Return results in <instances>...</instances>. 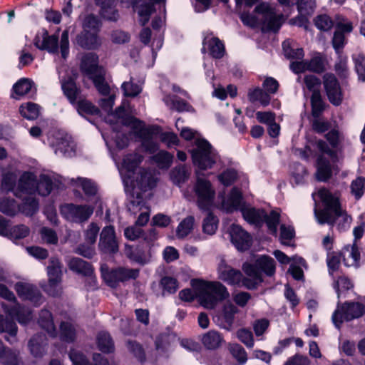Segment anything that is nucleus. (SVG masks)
Listing matches in <instances>:
<instances>
[{"instance_id":"nucleus-14","label":"nucleus","mask_w":365,"mask_h":365,"mask_svg":"<svg viewBox=\"0 0 365 365\" xmlns=\"http://www.w3.org/2000/svg\"><path fill=\"white\" fill-rule=\"evenodd\" d=\"M94 208L90 205L66 204L61 207L62 216L68 221L81 223L87 221L93 213Z\"/></svg>"},{"instance_id":"nucleus-26","label":"nucleus","mask_w":365,"mask_h":365,"mask_svg":"<svg viewBox=\"0 0 365 365\" xmlns=\"http://www.w3.org/2000/svg\"><path fill=\"white\" fill-rule=\"evenodd\" d=\"M124 253L128 259L140 264L148 263L150 259L148 253L139 246L133 247L125 245Z\"/></svg>"},{"instance_id":"nucleus-6","label":"nucleus","mask_w":365,"mask_h":365,"mask_svg":"<svg viewBox=\"0 0 365 365\" xmlns=\"http://www.w3.org/2000/svg\"><path fill=\"white\" fill-rule=\"evenodd\" d=\"M193 164L200 170L210 169L215 164L222 163L217 151L204 138L195 140V147L190 150Z\"/></svg>"},{"instance_id":"nucleus-5","label":"nucleus","mask_w":365,"mask_h":365,"mask_svg":"<svg viewBox=\"0 0 365 365\" xmlns=\"http://www.w3.org/2000/svg\"><path fill=\"white\" fill-rule=\"evenodd\" d=\"M255 11L258 17L247 13H242L240 19L242 22L251 27L262 24L263 28L267 31H277L283 22V16L281 14H276L274 9L268 4L262 3L258 5Z\"/></svg>"},{"instance_id":"nucleus-22","label":"nucleus","mask_w":365,"mask_h":365,"mask_svg":"<svg viewBox=\"0 0 365 365\" xmlns=\"http://www.w3.org/2000/svg\"><path fill=\"white\" fill-rule=\"evenodd\" d=\"M239 312L238 309L232 303H225L220 314L221 323L220 327L227 331L232 329L235 315Z\"/></svg>"},{"instance_id":"nucleus-1","label":"nucleus","mask_w":365,"mask_h":365,"mask_svg":"<svg viewBox=\"0 0 365 365\" xmlns=\"http://www.w3.org/2000/svg\"><path fill=\"white\" fill-rule=\"evenodd\" d=\"M194 292L185 289L179 292V297L185 302H191L197 297L200 304L206 309H213L217 304L229 297L227 288L219 282H207L192 279L191 282Z\"/></svg>"},{"instance_id":"nucleus-55","label":"nucleus","mask_w":365,"mask_h":365,"mask_svg":"<svg viewBox=\"0 0 365 365\" xmlns=\"http://www.w3.org/2000/svg\"><path fill=\"white\" fill-rule=\"evenodd\" d=\"M188 177L189 173L184 165L175 167L170 173L172 181L177 185L184 182Z\"/></svg>"},{"instance_id":"nucleus-30","label":"nucleus","mask_w":365,"mask_h":365,"mask_svg":"<svg viewBox=\"0 0 365 365\" xmlns=\"http://www.w3.org/2000/svg\"><path fill=\"white\" fill-rule=\"evenodd\" d=\"M67 264L69 269L76 273L88 277L92 276L93 268L91 265L81 258L73 257L69 259Z\"/></svg>"},{"instance_id":"nucleus-38","label":"nucleus","mask_w":365,"mask_h":365,"mask_svg":"<svg viewBox=\"0 0 365 365\" xmlns=\"http://www.w3.org/2000/svg\"><path fill=\"white\" fill-rule=\"evenodd\" d=\"M332 168L329 161L323 155L318 158L316 177L319 181H326L331 175Z\"/></svg>"},{"instance_id":"nucleus-2","label":"nucleus","mask_w":365,"mask_h":365,"mask_svg":"<svg viewBox=\"0 0 365 365\" xmlns=\"http://www.w3.org/2000/svg\"><path fill=\"white\" fill-rule=\"evenodd\" d=\"M317 194L325 205L323 210L314 209L317 222L321 225L327 223L333 225L336 224L339 230L348 229L351 222V217L341 208L338 194H333L325 188L319 190Z\"/></svg>"},{"instance_id":"nucleus-9","label":"nucleus","mask_w":365,"mask_h":365,"mask_svg":"<svg viewBox=\"0 0 365 365\" xmlns=\"http://www.w3.org/2000/svg\"><path fill=\"white\" fill-rule=\"evenodd\" d=\"M241 212L244 219L250 224L261 226L265 222L270 233L277 235V225L280 219L277 211L272 210L267 215L262 210L245 207L241 208Z\"/></svg>"},{"instance_id":"nucleus-16","label":"nucleus","mask_w":365,"mask_h":365,"mask_svg":"<svg viewBox=\"0 0 365 365\" xmlns=\"http://www.w3.org/2000/svg\"><path fill=\"white\" fill-rule=\"evenodd\" d=\"M323 86L329 101L335 106H340L344 100V93L334 74L327 73L322 78Z\"/></svg>"},{"instance_id":"nucleus-45","label":"nucleus","mask_w":365,"mask_h":365,"mask_svg":"<svg viewBox=\"0 0 365 365\" xmlns=\"http://www.w3.org/2000/svg\"><path fill=\"white\" fill-rule=\"evenodd\" d=\"M61 87L64 94L68 98L70 102L73 103L77 99L78 96V89L74 82V79L69 78L68 80H62Z\"/></svg>"},{"instance_id":"nucleus-56","label":"nucleus","mask_w":365,"mask_h":365,"mask_svg":"<svg viewBox=\"0 0 365 365\" xmlns=\"http://www.w3.org/2000/svg\"><path fill=\"white\" fill-rule=\"evenodd\" d=\"M173 159V155L167 151H160L153 157V160L155 162L160 168H168Z\"/></svg>"},{"instance_id":"nucleus-52","label":"nucleus","mask_w":365,"mask_h":365,"mask_svg":"<svg viewBox=\"0 0 365 365\" xmlns=\"http://www.w3.org/2000/svg\"><path fill=\"white\" fill-rule=\"evenodd\" d=\"M229 351L232 356L237 361L238 365H242L247 360V355L245 349L238 344H230Z\"/></svg>"},{"instance_id":"nucleus-19","label":"nucleus","mask_w":365,"mask_h":365,"mask_svg":"<svg viewBox=\"0 0 365 365\" xmlns=\"http://www.w3.org/2000/svg\"><path fill=\"white\" fill-rule=\"evenodd\" d=\"M232 243L240 251L248 250L252 245V237L238 225L232 224L230 228Z\"/></svg>"},{"instance_id":"nucleus-11","label":"nucleus","mask_w":365,"mask_h":365,"mask_svg":"<svg viewBox=\"0 0 365 365\" xmlns=\"http://www.w3.org/2000/svg\"><path fill=\"white\" fill-rule=\"evenodd\" d=\"M63 266L58 259L51 257L47 267L48 277V284L43 288L46 292L51 296H58L61 292V282L62 277Z\"/></svg>"},{"instance_id":"nucleus-13","label":"nucleus","mask_w":365,"mask_h":365,"mask_svg":"<svg viewBox=\"0 0 365 365\" xmlns=\"http://www.w3.org/2000/svg\"><path fill=\"white\" fill-rule=\"evenodd\" d=\"M194 190L200 209L209 210L213 204L215 195V191L211 182L206 179L197 178Z\"/></svg>"},{"instance_id":"nucleus-3","label":"nucleus","mask_w":365,"mask_h":365,"mask_svg":"<svg viewBox=\"0 0 365 365\" xmlns=\"http://www.w3.org/2000/svg\"><path fill=\"white\" fill-rule=\"evenodd\" d=\"M247 277H243L240 271L227 265L222 260L218 266L219 278L232 285L244 286L247 289H254L262 281V273L254 265L245 263L242 267Z\"/></svg>"},{"instance_id":"nucleus-15","label":"nucleus","mask_w":365,"mask_h":365,"mask_svg":"<svg viewBox=\"0 0 365 365\" xmlns=\"http://www.w3.org/2000/svg\"><path fill=\"white\" fill-rule=\"evenodd\" d=\"M51 146L57 155L71 157L75 153V144L72 138L63 131H57L49 138Z\"/></svg>"},{"instance_id":"nucleus-7","label":"nucleus","mask_w":365,"mask_h":365,"mask_svg":"<svg viewBox=\"0 0 365 365\" xmlns=\"http://www.w3.org/2000/svg\"><path fill=\"white\" fill-rule=\"evenodd\" d=\"M81 70L93 80L95 86L102 95L110 93V87L103 77L104 71L98 66V56L96 53H88L82 57Z\"/></svg>"},{"instance_id":"nucleus-60","label":"nucleus","mask_w":365,"mask_h":365,"mask_svg":"<svg viewBox=\"0 0 365 365\" xmlns=\"http://www.w3.org/2000/svg\"><path fill=\"white\" fill-rule=\"evenodd\" d=\"M160 286L163 289V294H173L178 289V283L176 279L171 277H164L160 280Z\"/></svg>"},{"instance_id":"nucleus-64","label":"nucleus","mask_w":365,"mask_h":365,"mask_svg":"<svg viewBox=\"0 0 365 365\" xmlns=\"http://www.w3.org/2000/svg\"><path fill=\"white\" fill-rule=\"evenodd\" d=\"M351 193L356 200H359L364 195L365 190V178L359 177L353 180L351 185Z\"/></svg>"},{"instance_id":"nucleus-41","label":"nucleus","mask_w":365,"mask_h":365,"mask_svg":"<svg viewBox=\"0 0 365 365\" xmlns=\"http://www.w3.org/2000/svg\"><path fill=\"white\" fill-rule=\"evenodd\" d=\"M19 111L28 120H35L40 115L41 107L35 103L28 102L20 106Z\"/></svg>"},{"instance_id":"nucleus-32","label":"nucleus","mask_w":365,"mask_h":365,"mask_svg":"<svg viewBox=\"0 0 365 365\" xmlns=\"http://www.w3.org/2000/svg\"><path fill=\"white\" fill-rule=\"evenodd\" d=\"M203 44L204 46L202 51L207 48L213 58H220L222 57L225 52L224 45L217 38L206 37L204 40Z\"/></svg>"},{"instance_id":"nucleus-44","label":"nucleus","mask_w":365,"mask_h":365,"mask_svg":"<svg viewBox=\"0 0 365 365\" xmlns=\"http://www.w3.org/2000/svg\"><path fill=\"white\" fill-rule=\"evenodd\" d=\"M32 81L27 78H21L16 82L13 86L14 94L12 95L14 98H19L20 97L27 94L32 88Z\"/></svg>"},{"instance_id":"nucleus-51","label":"nucleus","mask_w":365,"mask_h":365,"mask_svg":"<svg viewBox=\"0 0 365 365\" xmlns=\"http://www.w3.org/2000/svg\"><path fill=\"white\" fill-rule=\"evenodd\" d=\"M165 103L170 108L178 111L189 110L190 106L175 96H167L163 98Z\"/></svg>"},{"instance_id":"nucleus-46","label":"nucleus","mask_w":365,"mask_h":365,"mask_svg":"<svg viewBox=\"0 0 365 365\" xmlns=\"http://www.w3.org/2000/svg\"><path fill=\"white\" fill-rule=\"evenodd\" d=\"M97 343L99 349L105 353H110L114 350V344L110 334L101 331L97 336Z\"/></svg>"},{"instance_id":"nucleus-24","label":"nucleus","mask_w":365,"mask_h":365,"mask_svg":"<svg viewBox=\"0 0 365 365\" xmlns=\"http://www.w3.org/2000/svg\"><path fill=\"white\" fill-rule=\"evenodd\" d=\"M117 110L118 108L115 110L114 113H111L110 114H109V118L113 117V118L115 119L118 124H120L123 126L120 130H117L116 126H113V135L112 136V138L115 140L116 146L122 149L126 147L128 143V137L127 136V135L125 134V130L123 129L125 126L128 125L122 123L121 118H119V116L116 113ZM129 126L133 129V132L134 133V129L130 125Z\"/></svg>"},{"instance_id":"nucleus-23","label":"nucleus","mask_w":365,"mask_h":365,"mask_svg":"<svg viewBox=\"0 0 365 365\" xmlns=\"http://www.w3.org/2000/svg\"><path fill=\"white\" fill-rule=\"evenodd\" d=\"M34 44L41 50H46L51 53H58V36H48L46 31L43 34L42 39L38 36L36 37Z\"/></svg>"},{"instance_id":"nucleus-12","label":"nucleus","mask_w":365,"mask_h":365,"mask_svg":"<svg viewBox=\"0 0 365 365\" xmlns=\"http://www.w3.org/2000/svg\"><path fill=\"white\" fill-rule=\"evenodd\" d=\"M364 307L359 302L346 303L342 306H337L332 315V322L336 327L340 328L344 320L349 321L359 318L363 315Z\"/></svg>"},{"instance_id":"nucleus-27","label":"nucleus","mask_w":365,"mask_h":365,"mask_svg":"<svg viewBox=\"0 0 365 365\" xmlns=\"http://www.w3.org/2000/svg\"><path fill=\"white\" fill-rule=\"evenodd\" d=\"M98 32L83 31L77 37V43L86 49H96L101 45V41L97 35Z\"/></svg>"},{"instance_id":"nucleus-53","label":"nucleus","mask_w":365,"mask_h":365,"mask_svg":"<svg viewBox=\"0 0 365 365\" xmlns=\"http://www.w3.org/2000/svg\"><path fill=\"white\" fill-rule=\"evenodd\" d=\"M218 225L217 217L212 213H208L202 222V231L205 234L212 235L215 233Z\"/></svg>"},{"instance_id":"nucleus-37","label":"nucleus","mask_w":365,"mask_h":365,"mask_svg":"<svg viewBox=\"0 0 365 365\" xmlns=\"http://www.w3.org/2000/svg\"><path fill=\"white\" fill-rule=\"evenodd\" d=\"M38 322L42 329H45L50 336H56L57 332L56 327L51 314L48 310L42 309L41 311Z\"/></svg>"},{"instance_id":"nucleus-48","label":"nucleus","mask_w":365,"mask_h":365,"mask_svg":"<svg viewBox=\"0 0 365 365\" xmlns=\"http://www.w3.org/2000/svg\"><path fill=\"white\" fill-rule=\"evenodd\" d=\"M30 234L29 228L24 225H19L11 227L8 232V237L13 242L16 243L19 240L24 239Z\"/></svg>"},{"instance_id":"nucleus-20","label":"nucleus","mask_w":365,"mask_h":365,"mask_svg":"<svg viewBox=\"0 0 365 365\" xmlns=\"http://www.w3.org/2000/svg\"><path fill=\"white\" fill-rule=\"evenodd\" d=\"M14 289L21 298L29 300L35 306H38L43 302L40 292L31 284L18 282L15 284Z\"/></svg>"},{"instance_id":"nucleus-42","label":"nucleus","mask_w":365,"mask_h":365,"mask_svg":"<svg viewBox=\"0 0 365 365\" xmlns=\"http://www.w3.org/2000/svg\"><path fill=\"white\" fill-rule=\"evenodd\" d=\"M255 267L258 270L259 269L257 267H259L269 276H272L275 272L274 260L272 257L265 255H262L257 259L256 266Z\"/></svg>"},{"instance_id":"nucleus-25","label":"nucleus","mask_w":365,"mask_h":365,"mask_svg":"<svg viewBox=\"0 0 365 365\" xmlns=\"http://www.w3.org/2000/svg\"><path fill=\"white\" fill-rule=\"evenodd\" d=\"M96 4L101 6V15L110 21H116L119 14L115 9V0H96Z\"/></svg>"},{"instance_id":"nucleus-63","label":"nucleus","mask_w":365,"mask_h":365,"mask_svg":"<svg viewBox=\"0 0 365 365\" xmlns=\"http://www.w3.org/2000/svg\"><path fill=\"white\" fill-rule=\"evenodd\" d=\"M77 185L82 187L84 192L87 195H95L97 191L96 184L91 180L78 178L76 180H73Z\"/></svg>"},{"instance_id":"nucleus-21","label":"nucleus","mask_w":365,"mask_h":365,"mask_svg":"<svg viewBox=\"0 0 365 365\" xmlns=\"http://www.w3.org/2000/svg\"><path fill=\"white\" fill-rule=\"evenodd\" d=\"M352 29V24L347 19H342L336 23L332 44L337 53H341V49L346 44L345 34L351 33Z\"/></svg>"},{"instance_id":"nucleus-54","label":"nucleus","mask_w":365,"mask_h":365,"mask_svg":"<svg viewBox=\"0 0 365 365\" xmlns=\"http://www.w3.org/2000/svg\"><path fill=\"white\" fill-rule=\"evenodd\" d=\"M38 208V202L32 195L24 200L20 207L21 212L26 215L30 216L34 215Z\"/></svg>"},{"instance_id":"nucleus-61","label":"nucleus","mask_w":365,"mask_h":365,"mask_svg":"<svg viewBox=\"0 0 365 365\" xmlns=\"http://www.w3.org/2000/svg\"><path fill=\"white\" fill-rule=\"evenodd\" d=\"M314 21L316 27L321 31H329L334 26L332 19L326 14L318 15Z\"/></svg>"},{"instance_id":"nucleus-57","label":"nucleus","mask_w":365,"mask_h":365,"mask_svg":"<svg viewBox=\"0 0 365 365\" xmlns=\"http://www.w3.org/2000/svg\"><path fill=\"white\" fill-rule=\"evenodd\" d=\"M78 113L81 115H98L99 110L88 101L80 100L77 104Z\"/></svg>"},{"instance_id":"nucleus-10","label":"nucleus","mask_w":365,"mask_h":365,"mask_svg":"<svg viewBox=\"0 0 365 365\" xmlns=\"http://www.w3.org/2000/svg\"><path fill=\"white\" fill-rule=\"evenodd\" d=\"M0 297L11 303L9 306L5 303L1 304L4 312L11 317H15L19 324H26L32 319L31 312L22 307L17 302L14 294L2 284H0Z\"/></svg>"},{"instance_id":"nucleus-47","label":"nucleus","mask_w":365,"mask_h":365,"mask_svg":"<svg viewBox=\"0 0 365 365\" xmlns=\"http://www.w3.org/2000/svg\"><path fill=\"white\" fill-rule=\"evenodd\" d=\"M248 98L252 102H259L263 106H267L270 102V96L259 88L250 90L248 93Z\"/></svg>"},{"instance_id":"nucleus-59","label":"nucleus","mask_w":365,"mask_h":365,"mask_svg":"<svg viewBox=\"0 0 365 365\" xmlns=\"http://www.w3.org/2000/svg\"><path fill=\"white\" fill-rule=\"evenodd\" d=\"M100 227L95 222L90 223L84 232L85 241L88 245H93L96 241Z\"/></svg>"},{"instance_id":"nucleus-62","label":"nucleus","mask_w":365,"mask_h":365,"mask_svg":"<svg viewBox=\"0 0 365 365\" xmlns=\"http://www.w3.org/2000/svg\"><path fill=\"white\" fill-rule=\"evenodd\" d=\"M83 31L98 32L101 26V21L93 14L88 15L83 21Z\"/></svg>"},{"instance_id":"nucleus-35","label":"nucleus","mask_w":365,"mask_h":365,"mask_svg":"<svg viewBox=\"0 0 365 365\" xmlns=\"http://www.w3.org/2000/svg\"><path fill=\"white\" fill-rule=\"evenodd\" d=\"M344 264L347 267H357L359 265L360 253L357 246H346L342 252Z\"/></svg>"},{"instance_id":"nucleus-39","label":"nucleus","mask_w":365,"mask_h":365,"mask_svg":"<svg viewBox=\"0 0 365 365\" xmlns=\"http://www.w3.org/2000/svg\"><path fill=\"white\" fill-rule=\"evenodd\" d=\"M19 355V351L6 348L1 354L0 364L1 365H21L22 361Z\"/></svg>"},{"instance_id":"nucleus-18","label":"nucleus","mask_w":365,"mask_h":365,"mask_svg":"<svg viewBox=\"0 0 365 365\" xmlns=\"http://www.w3.org/2000/svg\"><path fill=\"white\" fill-rule=\"evenodd\" d=\"M98 247L104 253L113 254L118 251V242L113 226H106L102 230Z\"/></svg>"},{"instance_id":"nucleus-43","label":"nucleus","mask_w":365,"mask_h":365,"mask_svg":"<svg viewBox=\"0 0 365 365\" xmlns=\"http://www.w3.org/2000/svg\"><path fill=\"white\" fill-rule=\"evenodd\" d=\"M195 225V217L193 216H187L183 219L178 225L176 229V235L178 238H185L193 230Z\"/></svg>"},{"instance_id":"nucleus-29","label":"nucleus","mask_w":365,"mask_h":365,"mask_svg":"<svg viewBox=\"0 0 365 365\" xmlns=\"http://www.w3.org/2000/svg\"><path fill=\"white\" fill-rule=\"evenodd\" d=\"M143 157L138 153H130L125 156L122 163V170H125L128 172V178H132L134 170L138 168L142 162Z\"/></svg>"},{"instance_id":"nucleus-50","label":"nucleus","mask_w":365,"mask_h":365,"mask_svg":"<svg viewBox=\"0 0 365 365\" xmlns=\"http://www.w3.org/2000/svg\"><path fill=\"white\" fill-rule=\"evenodd\" d=\"M312 113L314 118H318L324 109V103L319 91H314L311 97Z\"/></svg>"},{"instance_id":"nucleus-36","label":"nucleus","mask_w":365,"mask_h":365,"mask_svg":"<svg viewBox=\"0 0 365 365\" xmlns=\"http://www.w3.org/2000/svg\"><path fill=\"white\" fill-rule=\"evenodd\" d=\"M315 7V0H299L297 1V9L299 13V19L301 21L299 26H302L307 22V17L312 14Z\"/></svg>"},{"instance_id":"nucleus-4","label":"nucleus","mask_w":365,"mask_h":365,"mask_svg":"<svg viewBox=\"0 0 365 365\" xmlns=\"http://www.w3.org/2000/svg\"><path fill=\"white\" fill-rule=\"evenodd\" d=\"M56 185V181L51 175L42 174L36 179L33 173L25 172L19 179L14 194L19 197H21L24 194L33 195L36 193L46 196Z\"/></svg>"},{"instance_id":"nucleus-28","label":"nucleus","mask_w":365,"mask_h":365,"mask_svg":"<svg viewBox=\"0 0 365 365\" xmlns=\"http://www.w3.org/2000/svg\"><path fill=\"white\" fill-rule=\"evenodd\" d=\"M224 342L222 334L216 330H210L202 336V343L208 349H216Z\"/></svg>"},{"instance_id":"nucleus-31","label":"nucleus","mask_w":365,"mask_h":365,"mask_svg":"<svg viewBox=\"0 0 365 365\" xmlns=\"http://www.w3.org/2000/svg\"><path fill=\"white\" fill-rule=\"evenodd\" d=\"M46 345V339L43 334L35 335L29 341L30 352L36 358L41 357L44 354Z\"/></svg>"},{"instance_id":"nucleus-8","label":"nucleus","mask_w":365,"mask_h":365,"mask_svg":"<svg viewBox=\"0 0 365 365\" xmlns=\"http://www.w3.org/2000/svg\"><path fill=\"white\" fill-rule=\"evenodd\" d=\"M128 106L126 102L118 108L117 115L121 118L122 123L130 125L134 129V133L142 138V147L148 153H153L158 148V144L151 139L145 129L143 128L142 122L137 118L127 115Z\"/></svg>"},{"instance_id":"nucleus-33","label":"nucleus","mask_w":365,"mask_h":365,"mask_svg":"<svg viewBox=\"0 0 365 365\" xmlns=\"http://www.w3.org/2000/svg\"><path fill=\"white\" fill-rule=\"evenodd\" d=\"M241 204L242 194L237 188H233L227 198L224 199L222 202V207L227 212H232L241 208Z\"/></svg>"},{"instance_id":"nucleus-49","label":"nucleus","mask_w":365,"mask_h":365,"mask_svg":"<svg viewBox=\"0 0 365 365\" xmlns=\"http://www.w3.org/2000/svg\"><path fill=\"white\" fill-rule=\"evenodd\" d=\"M61 338L66 341H73L76 336V329L71 321L62 322L60 325Z\"/></svg>"},{"instance_id":"nucleus-58","label":"nucleus","mask_w":365,"mask_h":365,"mask_svg":"<svg viewBox=\"0 0 365 365\" xmlns=\"http://www.w3.org/2000/svg\"><path fill=\"white\" fill-rule=\"evenodd\" d=\"M352 58L359 79L362 82L365 81V56L359 53L353 55Z\"/></svg>"},{"instance_id":"nucleus-17","label":"nucleus","mask_w":365,"mask_h":365,"mask_svg":"<svg viewBox=\"0 0 365 365\" xmlns=\"http://www.w3.org/2000/svg\"><path fill=\"white\" fill-rule=\"evenodd\" d=\"M139 272V269L120 267L105 274L104 278L110 287H114L120 282L135 279Z\"/></svg>"},{"instance_id":"nucleus-40","label":"nucleus","mask_w":365,"mask_h":365,"mask_svg":"<svg viewBox=\"0 0 365 365\" xmlns=\"http://www.w3.org/2000/svg\"><path fill=\"white\" fill-rule=\"evenodd\" d=\"M156 184V178L148 171H143L137 178L136 185L140 190L145 191L153 188Z\"/></svg>"},{"instance_id":"nucleus-34","label":"nucleus","mask_w":365,"mask_h":365,"mask_svg":"<svg viewBox=\"0 0 365 365\" xmlns=\"http://www.w3.org/2000/svg\"><path fill=\"white\" fill-rule=\"evenodd\" d=\"M5 332L9 335L6 336V340L10 344H13L16 341V336L17 334V326L16 323L3 315L0 314V333Z\"/></svg>"}]
</instances>
